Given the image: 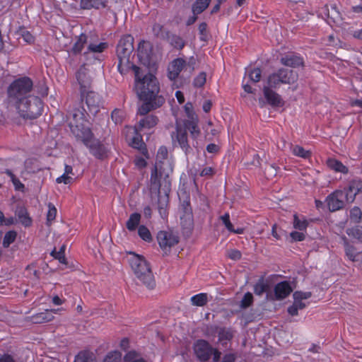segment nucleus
Masks as SVG:
<instances>
[{"label": "nucleus", "instance_id": "43", "mask_svg": "<svg viewBox=\"0 0 362 362\" xmlns=\"http://www.w3.org/2000/svg\"><path fill=\"white\" fill-rule=\"evenodd\" d=\"M17 233L15 230H9L6 233L3 239V246L7 248L12 244L16 239Z\"/></svg>", "mask_w": 362, "mask_h": 362}, {"label": "nucleus", "instance_id": "61", "mask_svg": "<svg viewBox=\"0 0 362 362\" xmlns=\"http://www.w3.org/2000/svg\"><path fill=\"white\" fill-rule=\"evenodd\" d=\"M134 163L135 165L139 169L145 168L147 165L146 159L142 157H136Z\"/></svg>", "mask_w": 362, "mask_h": 362}, {"label": "nucleus", "instance_id": "55", "mask_svg": "<svg viewBox=\"0 0 362 362\" xmlns=\"http://www.w3.org/2000/svg\"><path fill=\"white\" fill-rule=\"evenodd\" d=\"M220 219L222 221L223 223L228 231L233 230V225L230 221V215L228 213L224 214L220 217Z\"/></svg>", "mask_w": 362, "mask_h": 362}, {"label": "nucleus", "instance_id": "32", "mask_svg": "<svg viewBox=\"0 0 362 362\" xmlns=\"http://www.w3.org/2000/svg\"><path fill=\"white\" fill-rule=\"evenodd\" d=\"M190 301L192 305L198 306V307H202L207 304L209 299H208V294L206 293H200L198 294H196L191 297Z\"/></svg>", "mask_w": 362, "mask_h": 362}, {"label": "nucleus", "instance_id": "17", "mask_svg": "<svg viewBox=\"0 0 362 362\" xmlns=\"http://www.w3.org/2000/svg\"><path fill=\"white\" fill-rule=\"evenodd\" d=\"M293 289L287 281L278 283L274 286V295L276 300H282L288 297Z\"/></svg>", "mask_w": 362, "mask_h": 362}, {"label": "nucleus", "instance_id": "18", "mask_svg": "<svg viewBox=\"0 0 362 362\" xmlns=\"http://www.w3.org/2000/svg\"><path fill=\"white\" fill-rule=\"evenodd\" d=\"M138 129H135V135L132 137V141L130 142V146L139 150L140 153L146 157V158H149L148 149L146 148V144L143 141L142 136L140 133L138 132Z\"/></svg>", "mask_w": 362, "mask_h": 362}, {"label": "nucleus", "instance_id": "1", "mask_svg": "<svg viewBox=\"0 0 362 362\" xmlns=\"http://www.w3.org/2000/svg\"><path fill=\"white\" fill-rule=\"evenodd\" d=\"M134 51V37L131 35H125L121 37L117 46L118 58L117 69L122 75L132 70L134 73V89L140 99L145 101L141 107V114L148 112L151 109L159 107L165 103V98L159 95L160 84L157 78L152 74L142 76L141 69L130 62V56Z\"/></svg>", "mask_w": 362, "mask_h": 362}, {"label": "nucleus", "instance_id": "35", "mask_svg": "<svg viewBox=\"0 0 362 362\" xmlns=\"http://www.w3.org/2000/svg\"><path fill=\"white\" fill-rule=\"evenodd\" d=\"M326 10L327 11V18L333 23H337L341 20V16L340 12L337 10V6L335 5H332L331 8H328L326 6Z\"/></svg>", "mask_w": 362, "mask_h": 362}, {"label": "nucleus", "instance_id": "8", "mask_svg": "<svg viewBox=\"0 0 362 362\" xmlns=\"http://www.w3.org/2000/svg\"><path fill=\"white\" fill-rule=\"evenodd\" d=\"M346 194L344 190L337 189L329 194L325 199L328 209L332 211H339L344 207Z\"/></svg>", "mask_w": 362, "mask_h": 362}, {"label": "nucleus", "instance_id": "29", "mask_svg": "<svg viewBox=\"0 0 362 362\" xmlns=\"http://www.w3.org/2000/svg\"><path fill=\"white\" fill-rule=\"evenodd\" d=\"M218 341L225 345L233 338V332L231 328L222 327L218 332Z\"/></svg>", "mask_w": 362, "mask_h": 362}, {"label": "nucleus", "instance_id": "36", "mask_svg": "<svg viewBox=\"0 0 362 362\" xmlns=\"http://www.w3.org/2000/svg\"><path fill=\"white\" fill-rule=\"evenodd\" d=\"M269 288V286L267 283H265L263 278H261L258 280V281L254 285V293L257 296H261L264 293L267 292Z\"/></svg>", "mask_w": 362, "mask_h": 362}, {"label": "nucleus", "instance_id": "56", "mask_svg": "<svg viewBox=\"0 0 362 362\" xmlns=\"http://www.w3.org/2000/svg\"><path fill=\"white\" fill-rule=\"evenodd\" d=\"M216 173V170L214 168L212 167H206L203 168L200 173L199 175L201 177H211L214 176V175Z\"/></svg>", "mask_w": 362, "mask_h": 362}, {"label": "nucleus", "instance_id": "30", "mask_svg": "<svg viewBox=\"0 0 362 362\" xmlns=\"http://www.w3.org/2000/svg\"><path fill=\"white\" fill-rule=\"evenodd\" d=\"M141 216L139 213L134 212L129 216L126 223V227L129 231L135 230L140 223Z\"/></svg>", "mask_w": 362, "mask_h": 362}, {"label": "nucleus", "instance_id": "14", "mask_svg": "<svg viewBox=\"0 0 362 362\" xmlns=\"http://www.w3.org/2000/svg\"><path fill=\"white\" fill-rule=\"evenodd\" d=\"M344 191L346 194V201L353 202L356 196L362 192V180L355 179L351 180Z\"/></svg>", "mask_w": 362, "mask_h": 362}, {"label": "nucleus", "instance_id": "62", "mask_svg": "<svg viewBox=\"0 0 362 362\" xmlns=\"http://www.w3.org/2000/svg\"><path fill=\"white\" fill-rule=\"evenodd\" d=\"M22 37L28 44H32L35 41L34 36L29 31H24L22 34Z\"/></svg>", "mask_w": 362, "mask_h": 362}, {"label": "nucleus", "instance_id": "6", "mask_svg": "<svg viewBox=\"0 0 362 362\" xmlns=\"http://www.w3.org/2000/svg\"><path fill=\"white\" fill-rule=\"evenodd\" d=\"M76 140L81 141L95 158L104 160L107 158L110 151L108 144L95 138L92 131L86 132L84 135Z\"/></svg>", "mask_w": 362, "mask_h": 362}, {"label": "nucleus", "instance_id": "52", "mask_svg": "<svg viewBox=\"0 0 362 362\" xmlns=\"http://www.w3.org/2000/svg\"><path fill=\"white\" fill-rule=\"evenodd\" d=\"M206 81V75L205 72L199 73L193 81V85L196 88H202L204 86Z\"/></svg>", "mask_w": 362, "mask_h": 362}, {"label": "nucleus", "instance_id": "49", "mask_svg": "<svg viewBox=\"0 0 362 362\" xmlns=\"http://www.w3.org/2000/svg\"><path fill=\"white\" fill-rule=\"evenodd\" d=\"M124 362H146L143 358H138V354L135 351H128L124 357Z\"/></svg>", "mask_w": 362, "mask_h": 362}, {"label": "nucleus", "instance_id": "39", "mask_svg": "<svg viewBox=\"0 0 362 362\" xmlns=\"http://www.w3.org/2000/svg\"><path fill=\"white\" fill-rule=\"evenodd\" d=\"M5 173L11 178V180L14 186V188L17 191H23L25 185L21 182V180L16 177L11 170H6Z\"/></svg>", "mask_w": 362, "mask_h": 362}, {"label": "nucleus", "instance_id": "10", "mask_svg": "<svg viewBox=\"0 0 362 362\" xmlns=\"http://www.w3.org/2000/svg\"><path fill=\"white\" fill-rule=\"evenodd\" d=\"M139 99L140 100H141L143 102V103L141 104V106H139L138 111H137V114L144 116V117L139 120L138 127L136 129H138L139 131H142L144 129H151V128L154 127L158 124V118L156 115H148V113L152 110L159 108L160 107H161L163 105V103L161 105H160L159 107L151 109V110H149L148 112H146L145 114H141L140 112V108L144 104L145 101L140 99L139 98Z\"/></svg>", "mask_w": 362, "mask_h": 362}, {"label": "nucleus", "instance_id": "27", "mask_svg": "<svg viewBox=\"0 0 362 362\" xmlns=\"http://www.w3.org/2000/svg\"><path fill=\"white\" fill-rule=\"evenodd\" d=\"M344 250L346 256L350 261L357 262L359 260L358 257L360 255V252H357L356 248L354 245L349 244L346 239L344 241Z\"/></svg>", "mask_w": 362, "mask_h": 362}, {"label": "nucleus", "instance_id": "13", "mask_svg": "<svg viewBox=\"0 0 362 362\" xmlns=\"http://www.w3.org/2000/svg\"><path fill=\"white\" fill-rule=\"evenodd\" d=\"M280 62L285 66L292 68H298L304 66V59L303 57L298 53L290 52L281 57Z\"/></svg>", "mask_w": 362, "mask_h": 362}, {"label": "nucleus", "instance_id": "59", "mask_svg": "<svg viewBox=\"0 0 362 362\" xmlns=\"http://www.w3.org/2000/svg\"><path fill=\"white\" fill-rule=\"evenodd\" d=\"M51 255L54 257V259H58L60 263L64 264L67 263L65 255L62 254V252H57L55 250H54L52 252Z\"/></svg>", "mask_w": 362, "mask_h": 362}, {"label": "nucleus", "instance_id": "21", "mask_svg": "<svg viewBox=\"0 0 362 362\" xmlns=\"http://www.w3.org/2000/svg\"><path fill=\"white\" fill-rule=\"evenodd\" d=\"M107 0H81L80 7L83 10L104 8L107 6Z\"/></svg>", "mask_w": 362, "mask_h": 362}, {"label": "nucleus", "instance_id": "54", "mask_svg": "<svg viewBox=\"0 0 362 362\" xmlns=\"http://www.w3.org/2000/svg\"><path fill=\"white\" fill-rule=\"evenodd\" d=\"M312 296V293L310 291H296L293 293V297L294 300H306L310 298Z\"/></svg>", "mask_w": 362, "mask_h": 362}, {"label": "nucleus", "instance_id": "41", "mask_svg": "<svg viewBox=\"0 0 362 362\" xmlns=\"http://www.w3.org/2000/svg\"><path fill=\"white\" fill-rule=\"evenodd\" d=\"M349 218L354 223H359L362 220V211L358 206H354L351 209Z\"/></svg>", "mask_w": 362, "mask_h": 362}, {"label": "nucleus", "instance_id": "40", "mask_svg": "<svg viewBox=\"0 0 362 362\" xmlns=\"http://www.w3.org/2000/svg\"><path fill=\"white\" fill-rule=\"evenodd\" d=\"M267 83V85L265 86L271 88H277L281 84H283L276 71L268 76Z\"/></svg>", "mask_w": 362, "mask_h": 362}, {"label": "nucleus", "instance_id": "16", "mask_svg": "<svg viewBox=\"0 0 362 362\" xmlns=\"http://www.w3.org/2000/svg\"><path fill=\"white\" fill-rule=\"evenodd\" d=\"M184 129H186L190 134L192 139L197 140L201 135V129L199 127V119L197 117H192L190 119L184 122Z\"/></svg>", "mask_w": 362, "mask_h": 362}, {"label": "nucleus", "instance_id": "34", "mask_svg": "<svg viewBox=\"0 0 362 362\" xmlns=\"http://www.w3.org/2000/svg\"><path fill=\"white\" fill-rule=\"evenodd\" d=\"M292 153L298 157L308 159L312 156V152L308 150H305L303 147L299 145H295L291 148Z\"/></svg>", "mask_w": 362, "mask_h": 362}, {"label": "nucleus", "instance_id": "4", "mask_svg": "<svg viewBox=\"0 0 362 362\" xmlns=\"http://www.w3.org/2000/svg\"><path fill=\"white\" fill-rule=\"evenodd\" d=\"M129 264L136 276L148 288H153L156 283L150 265L142 255L129 252Z\"/></svg>", "mask_w": 362, "mask_h": 362}, {"label": "nucleus", "instance_id": "28", "mask_svg": "<svg viewBox=\"0 0 362 362\" xmlns=\"http://www.w3.org/2000/svg\"><path fill=\"white\" fill-rule=\"evenodd\" d=\"M74 362H97L95 355L90 351H80L74 358Z\"/></svg>", "mask_w": 362, "mask_h": 362}, {"label": "nucleus", "instance_id": "37", "mask_svg": "<svg viewBox=\"0 0 362 362\" xmlns=\"http://www.w3.org/2000/svg\"><path fill=\"white\" fill-rule=\"evenodd\" d=\"M86 42L87 36L84 34L80 35L72 47L73 53L75 54H79L83 50Z\"/></svg>", "mask_w": 362, "mask_h": 362}, {"label": "nucleus", "instance_id": "46", "mask_svg": "<svg viewBox=\"0 0 362 362\" xmlns=\"http://www.w3.org/2000/svg\"><path fill=\"white\" fill-rule=\"evenodd\" d=\"M122 354L119 351H112L105 356L103 362H120Z\"/></svg>", "mask_w": 362, "mask_h": 362}, {"label": "nucleus", "instance_id": "9", "mask_svg": "<svg viewBox=\"0 0 362 362\" xmlns=\"http://www.w3.org/2000/svg\"><path fill=\"white\" fill-rule=\"evenodd\" d=\"M194 351L200 361L206 362L212 355L213 347L206 340L198 339L194 344Z\"/></svg>", "mask_w": 362, "mask_h": 362}, {"label": "nucleus", "instance_id": "58", "mask_svg": "<svg viewBox=\"0 0 362 362\" xmlns=\"http://www.w3.org/2000/svg\"><path fill=\"white\" fill-rule=\"evenodd\" d=\"M228 257L233 260H239L242 257V254L238 250L233 249L228 251Z\"/></svg>", "mask_w": 362, "mask_h": 362}, {"label": "nucleus", "instance_id": "31", "mask_svg": "<svg viewBox=\"0 0 362 362\" xmlns=\"http://www.w3.org/2000/svg\"><path fill=\"white\" fill-rule=\"evenodd\" d=\"M210 2L211 0H196L192 6V11L193 14H201L208 8Z\"/></svg>", "mask_w": 362, "mask_h": 362}, {"label": "nucleus", "instance_id": "57", "mask_svg": "<svg viewBox=\"0 0 362 362\" xmlns=\"http://www.w3.org/2000/svg\"><path fill=\"white\" fill-rule=\"evenodd\" d=\"M290 237L291 238L292 240L295 242L303 241L305 239V235L304 233L296 230L292 231L290 233Z\"/></svg>", "mask_w": 362, "mask_h": 362}, {"label": "nucleus", "instance_id": "33", "mask_svg": "<svg viewBox=\"0 0 362 362\" xmlns=\"http://www.w3.org/2000/svg\"><path fill=\"white\" fill-rule=\"evenodd\" d=\"M168 40L172 47L179 50L182 49L185 45V40L180 35L176 34L169 35Z\"/></svg>", "mask_w": 362, "mask_h": 362}, {"label": "nucleus", "instance_id": "48", "mask_svg": "<svg viewBox=\"0 0 362 362\" xmlns=\"http://www.w3.org/2000/svg\"><path fill=\"white\" fill-rule=\"evenodd\" d=\"M160 176L161 175L158 173L157 166L155 165L151 173V182L153 186L158 188L160 187Z\"/></svg>", "mask_w": 362, "mask_h": 362}, {"label": "nucleus", "instance_id": "60", "mask_svg": "<svg viewBox=\"0 0 362 362\" xmlns=\"http://www.w3.org/2000/svg\"><path fill=\"white\" fill-rule=\"evenodd\" d=\"M72 180L73 179L71 177L69 176V175H67V174L64 173L63 175H62L61 176H59V177H57L56 179V182L59 184L64 183V184L67 185V184L71 183Z\"/></svg>", "mask_w": 362, "mask_h": 362}, {"label": "nucleus", "instance_id": "19", "mask_svg": "<svg viewBox=\"0 0 362 362\" xmlns=\"http://www.w3.org/2000/svg\"><path fill=\"white\" fill-rule=\"evenodd\" d=\"M283 84H293L297 81L298 74L291 69L281 68L276 71Z\"/></svg>", "mask_w": 362, "mask_h": 362}, {"label": "nucleus", "instance_id": "25", "mask_svg": "<svg viewBox=\"0 0 362 362\" xmlns=\"http://www.w3.org/2000/svg\"><path fill=\"white\" fill-rule=\"evenodd\" d=\"M309 226V221L304 216H298L297 214L293 215V226L295 229L300 231H306Z\"/></svg>", "mask_w": 362, "mask_h": 362}, {"label": "nucleus", "instance_id": "50", "mask_svg": "<svg viewBox=\"0 0 362 362\" xmlns=\"http://www.w3.org/2000/svg\"><path fill=\"white\" fill-rule=\"evenodd\" d=\"M108 45L107 42H100L98 45L90 44L88 47V49L90 52L95 53H101L107 48Z\"/></svg>", "mask_w": 362, "mask_h": 362}, {"label": "nucleus", "instance_id": "42", "mask_svg": "<svg viewBox=\"0 0 362 362\" xmlns=\"http://www.w3.org/2000/svg\"><path fill=\"white\" fill-rule=\"evenodd\" d=\"M138 234H139V236L143 240H144L147 243H150L153 240L150 230H148V228L146 226H145L144 225H141L139 226Z\"/></svg>", "mask_w": 362, "mask_h": 362}, {"label": "nucleus", "instance_id": "12", "mask_svg": "<svg viewBox=\"0 0 362 362\" xmlns=\"http://www.w3.org/2000/svg\"><path fill=\"white\" fill-rule=\"evenodd\" d=\"M185 59L181 57L173 59L168 67V77L170 81H175L181 71L187 66Z\"/></svg>", "mask_w": 362, "mask_h": 362}, {"label": "nucleus", "instance_id": "64", "mask_svg": "<svg viewBox=\"0 0 362 362\" xmlns=\"http://www.w3.org/2000/svg\"><path fill=\"white\" fill-rule=\"evenodd\" d=\"M129 339L127 337H124L121 340L119 346L123 351H126L129 348Z\"/></svg>", "mask_w": 362, "mask_h": 362}, {"label": "nucleus", "instance_id": "11", "mask_svg": "<svg viewBox=\"0 0 362 362\" xmlns=\"http://www.w3.org/2000/svg\"><path fill=\"white\" fill-rule=\"evenodd\" d=\"M157 239L159 246L163 250L170 249L179 242L177 235L165 230H160L158 233Z\"/></svg>", "mask_w": 362, "mask_h": 362}, {"label": "nucleus", "instance_id": "38", "mask_svg": "<svg viewBox=\"0 0 362 362\" xmlns=\"http://www.w3.org/2000/svg\"><path fill=\"white\" fill-rule=\"evenodd\" d=\"M250 81L253 83L259 82L262 77V70L260 68L254 67L246 70Z\"/></svg>", "mask_w": 362, "mask_h": 362}, {"label": "nucleus", "instance_id": "53", "mask_svg": "<svg viewBox=\"0 0 362 362\" xmlns=\"http://www.w3.org/2000/svg\"><path fill=\"white\" fill-rule=\"evenodd\" d=\"M207 28H208V25H207L206 23L202 22V23H199L198 30H199V33L200 35L199 39L201 41L206 42L207 40V37H208Z\"/></svg>", "mask_w": 362, "mask_h": 362}, {"label": "nucleus", "instance_id": "51", "mask_svg": "<svg viewBox=\"0 0 362 362\" xmlns=\"http://www.w3.org/2000/svg\"><path fill=\"white\" fill-rule=\"evenodd\" d=\"M57 216V209L52 203L48 204V211L47 214V224L50 225L55 219Z\"/></svg>", "mask_w": 362, "mask_h": 362}, {"label": "nucleus", "instance_id": "20", "mask_svg": "<svg viewBox=\"0 0 362 362\" xmlns=\"http://www.w3.org/2000/svg\"><path fill=\"white\" fill-rule=\"evenodd\" d=\"M136 51L138 58L141 62H146L149 61L151 54V47L149 42L144 40H141Z\"/></svg>", "mask_w": 362, "mask_h": 362}, {"label": "nucleus", "instance_id": "44", "mask_svg": "<svg viewBox=\"0 0 362 362\" xmlns=\"http://www.w3.org/2000/svg\"><path fill=\"white\" fill-rule=\"evenodd\" d=\"M349 236L357 239L359 242L362 243V226H356L346 230Z\"/></svg>", "mask_w": 362, "mask_h": 362}, {"label": "nucleus", "instance_id": "5", "mask_svg": "<svg viewBox=\"0 0 362 362\" xmlns=\"http://www.w3.org/2000/svg\"><path fill=\"white\" fill-rule=\"evenodd\" d=\"M88 114L83 106L80 105L74 107L69 115V123L71 132L76 139H78L88 131H91L88 119Z\"/></svg>", "mask_w": 362, "mask_h": 362}, {"label": "nucleus", "instance_id": "26", "mask_svg": "<svg viewBox=\"0 0 362 362\" xmlns=\"http://www.w3.org/2000/svg\"><path fill=\"white\" fill-rule=\"evenodd\" d=\"M327 166L332 170L346 174L349 172V169L345 166L341 161L335 158H329L327 160Z\"/></svg>", "mask_w": 362, "mask_h": 362}, {"label": "nucleus", "instance_id": "15", "mask_svg": "<svg viewBox=\"0 0 362 362\" xmlns=\"http://www.w3.org/2000/svg\"><path fill=\"white\" fill-rule=\"evenodd\" d=\"M263 94L267 103L274 107H282L284 102L281 96L270 87H263Z\"/></svg>", "mask_w": 362, "mask_h": 362}, {"label": "nucleus", "instance_id": "3", "mask_svg": "<svg viewBox=\"0 0 362 362\" xmlns=\"http://www.w3.org/2000/svg\"><path fill=\"white\" fill-rule=\"evenodd\" d=\"M76 78L80 85L81 100L85 102L89 113L95 116L102 106L101 97L98 93L89 90L91 81L83 70L77 71Z\"/></svg>", "mask_w": 362, "mask_h": 362}, {"label": "nucleus", "instance_id": "23", "mask_svg": "<svg viewBox=\"0 0 362 362\" xmlns=\"http://www.w3.org/2000/svg\"><path fill=\"white\" fill-rule=\"evenodd\" d=\"M16 214L23 226L30 227L32 225L33 220L25 206L18 207L16 210Z\"/></svg>", "mask_w": 362, "mask_h": 362}, {"label": "nucleus", "instance_id": "45", "mask_svg": "<svg viewBox=\"0 0 362 362\" xmlns=\"http://www.w3.org/2000/svg\"><path fill=\"white\" fill-rule=\"evenodd\" d=\"M125 117V112L121 109H115L111 114L112 120L115 124H121Z\"/></svg>", "mask_w": 362, "mask_h": 362}, {"label": "nucleus", "instance_id": "63", "mask_svg": "<svg viewBox=\"0 0 362 362\" xmlns=\"http://www.w3.org/2000/svg\"><path fill=\"white\" fill-rule=\"evenodd\" d=\"M168 156V150L165 146H160L157 153L158 159H165Z\"/></svg>", "mask_w": 362, "mask_h": 362}, {"label": "nucleus", "instance_id": "2", "mask_svg": "<svg viewBox=\"0 0 362 362\" xmlns=\"http://www.w3.org/2000/svg\"><path fill=\"white\" fill-rule=\"evenodd\" d=\"M33 81L28 76L14 79L7 87V101L18 115L25 120L39 117L43 112L44 103L40 98L30 95Z\"/></svg>", "mask_w": 362, "mask_h": 362}, {"label": "nucleus", "instance_id": "22", "mask_svg": "<svg viewBox=\"0 0 362 362\" xmlns=\"http://www.w3.org/2000/svg\"><path fill=\"white\" fill-rule=\"evenodd\" d=\"M53 319L54 315H52V312L47 311V310L30 316V321L35 324L49 322H51Z\"/></svg>", "mask_w": 362, "mask_h": 362}, {"label": "nucleus", "instance_id": "24", "mask_svg": "<svg viewBox=\"0 0 362 362\" xmlns=\"http://www.w3.org/2000/svg\"><path fill=\"white\" fill-rule=\"evenodd\" d=\"M169 203V197L168 194L158 195V210L163 218L168 216V206Z\"/></svg>", "mask_w": 362, "mask_h": 362}, {"label": "nucleus", "instance_id": "7", "mask_svg": "<svg viewBox=\"0 0 362 362\" xmlns=\"http://www.w3.org/2000/svg\"><path fill=\"white\" fill-rule=\"evenodd\" d=\"M171 139L174 147H180L186 154L190 151L187 132L180 125H176L175 131L171 133Z\"/></svg>", "mask_w": 362, "mask_h": 362}, {"label": "nucleus", "instance_id": "47", "mask_svg": "<svg viewBox=\"0 0 362 362\" xmlns=\"http://www.w3.org/2000/svg\"><path fill=\"white\" fill-rule=\"evenodd\" d=\"M253 301L254 298L252 294L250 292H247L240 300V307L242 309H246L252 305Z\"/></svg>", "mask_w": 362, "mask_h": 362}]
</instances>
